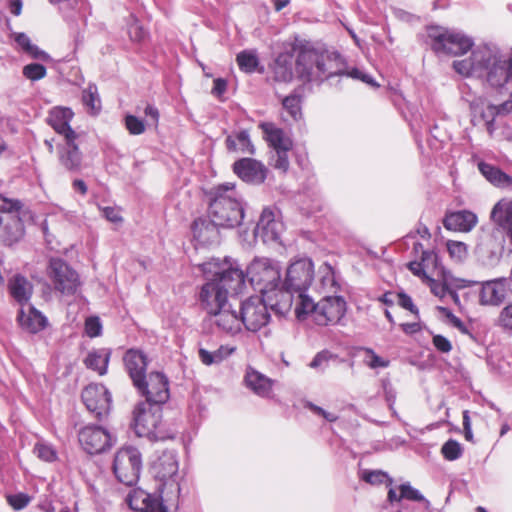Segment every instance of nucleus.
Returning a JSON list of instances; mask_svg holds the SVG:
<instances>
[{
  "label": "nucleus",
  "instance_id": "4c0bfd02",
  "mask_svg": "<svg viewBox=\"0 0 512 512\" xmlns=\"http://www.w3.org/2000/svg\"><path fill=\"white\" fill-rule=\"evenodd\" d=\"M425 283L430 287L431 292L440 299H445L447 297L451 286H455V288H464L467 286L466 280L455 279L446 274L443 275L442 282H439L430 277H426Z\"/></svg>",
  "mask_w": 512,
  "mask_h": 512
},
{
  "label": "nucleus",
  "instance_id": "1a4fd4ad",
  "mask_svg": "<svg viewBox=\"0 0 512 512\" xmlns=\"http://www.w3.org/2000/svg\"><path fill=\"white\" fill-rule=\"evenodd\" d=\"M244 276L255 290L265 294L280 285V266L270 258L257 257L247 267Z\"/></svg>",
  "mask_w": 512,
  "mask_h": 512
},
{
  "label": "nucleus",
  "instance_id": "4468645a",
  "mask_svg": "<svg viewBox=\"0 0 512 512\" xmlns=\"http://www.w3.org/2000/svg\"><path fill=\"white\" fill-rule=\"evenodd\" d=\"M139 393L145 397L144 402L162 406L169 397V382L161 372H151L148 377L142 378L141 385H135Z\"/></svg>",
  "mask_w": 512,
  "mask_h": 512
},
{
  "label": "nucleus",
  "instance_id": "7c9ffc66",
  "mask_svg": "<svg viewBox=\"0 0 512 512\" xmlns=\"http://www.w3.org/2000/svg\"><path fill=\"white\" fill-rule=\"evenodd\" d=\"M403 499L422 502L427 512H431V503L427 500L419 490L412 487L410 483H404L398 488L390 487L387 494V500L390 504L400 503Z\"/></svg>",
  "mask_w": 512,
  "mask_h": 512
},
{
  "label": "nucleus",
  "instance_id": "49530a36",
  "mask_svg": "<svg viewBox=\"0 0 512 512\" xmlns=\"http://www.w3.org/2000/svg\"><path fill=\"white\" fill-rule=\"evenodd\" d=\"M360 478L371 485L386 483V486L390 488L393 484V479L390 478L389 475L382 470L365 469L361 472Z\"/></svg>",
  "mask_w": 512,
  "mask_h": 512
},
{
  "label": "nucleus",
  "instance_id": "393cba45",
  "mask_svg": "<svg viewBox=\"0 0 512 512\" xmlns=\"http://www.w3.org/2000/svg\"><path fill=\"white\" fill-rule=\"evenodd\" d=\"M74 116L73 111L70 108L65 107H54L49 112L47 117V123L60 135L64 136V139L71 140L77 138V134L70 127V121Z\"/></svg>",
  "mask_w": 512,
  "mask_h": 512
},
{
  "label": "nucleus",
  "instance_id": "680f3d73",
  "mask_svg": "<svg viewBox=\"0 0 512 512\" xmlns=\"http://www.w3.org/2000/svg\"><path fill=\"white\" fill-rule=\"evenodd\" d=\"M330 358L331 354L328 351H321L315 355L309 366L313 369H320L323 371L328 366Z\"/></svg>",
  "mask_w": 512,
  "mask_h": 512
},
{
  "label": "nucleus",
  "instance_id": "774afa93",
  "mask_svg": "<svg viewBox=\"0 0 512 512\" xmlns=\"http://www.w3.org/2000/svg\"><path fill=\"white\" fill-rule=\"evenodd\" d=\"M438 309L449 319L450 323L460 330L461 332H466L465 324L462 322L460 318L455 316L449 309L445 307H438Z\"/></svg>",
  "mask_w": 512,
  "mask_h": 512
},
{
  "label": "nucleus",
  "instance_id": "39448f33",
  "mask_svg": "<svg viewBox=\"0 0 512 512\" xmlns=\"http://www.w3.org/2000/svg\"><path fill=\"white\" fill-rule=\"evenodd\" d=\"M505 232L499 226L482 227L478 233L475 255L485 267H495L504 252Z\"/></svg>",
  "mask_w": 512,
  "mask_h": 512
},
{
  "label": "nucleus",
  "instance_id": "4d7b16f0",
  "mask_svg": "<svg viewBox=\"0 0 512 512\" xmlns=\"http://www.w3.org/2000/svg\"><path fill=\"white\" fill-rule=\"evenodd\" d=\"M31 497L23 492H19L16 494H10L6 496V500L8 504L14 509V510H22L28 504L31 502Z\"/></svg>",
  "mask_w": 512,
  "mask_h": 512
},
{
  "label": "nucleus",
  "instance_id": "20e7f679",
  "mask_svg": "<svg viewBox=\"0 0 512 512\" xmlns=\"http://www.w3.org/2000/svg\"><path fill=\"white\" fill-rule=\"evenodd\" d=\"M133 423L135 432L139 437H147L154 441L173 438L164 429L162 406L149 402L138 403L133 411Z\"/></svg>",
  "mask_w": 512,
  "mask_h": 512
},
{
  "label": "nucleus",
  "instance_id": "a211bd4d",
  "mask_svg": "<svg viewBox=\"0 0 512 512\" xmlns=\"http://www.w3.org/2000/svg\"><path fill=\"white\" fill-rule=\"evenodd\" d=\"M346 301L342 296L325 295L319 302L315 322L318 325H336L346 313Z\"/></svg>",
  "mask_w": 512,
  "mask_h": 512
},
{
  "label": "nucleus",
  "instance_id": "5701e85b",
  "mask_svg": "<svg viewBox=\"0 0 512 512\" xmlns=\"http://www.w3.org/2000/svg\"><path fill=\"white\" fill-rule=\"evenodd\" d=\"M233 171L243 181L252 184H261L266 179L265 166L252 158H243L236 161L233 165Z\"/></svg>",
  "mask_w": 512,
  "mask_h": 512
},
{
  "label": "nucleus",
  "instance_id": "bb28decb",
  "mask_svg": "<svg viewBox=\"0 0 512 512\" xmlns=\"http://www.w3.org/2000/svg\"><path fill=\"white\" fill-rule=\"evenodd\" d=\"M477 223V215L469 210H459L447 213L443 219V226L447 230L455 232H470Z\"/></svg>",
  "mask_w": 512,
  "mask_h": 512
},
{
  "label": "nucleus",
  "instance_id": "2eb2a0df",
  "mask_svg": "<svg viewBox=\"0 0 512 512\" xmlns=\"http://www.w3.org/2000/svg\"><path fill=\"white\" fill-rule=\"evenodd\" d=\"M284 230L279 212L271 207L262 210L254 229V236L265 244L278 243Z\"/></svg>",
  "mask_w": 512,
  "mask_h": 512
},
{
  "label": "nucleus",
  "instance_id": "13d9d810",
  "mask_svg": "<svg viewBox=\"0 0 512 512\" xmlns=\"http://www.w3.org/2000/svg\"><path fill=\"white\" fill-rule=\"evenodd\" d=\"M431 256V253L429 251H422L421 261H412L408 264L409 270L416 276L423 279L424 282H426V275L425 269H424V262Z\"/></svg>",
  "mask_w": 512,
  "mask_h": 512
},
{
  "label": "nucleus",
  "instance_id": "37998d69",
  "mask_svg": "<svg viewBox=\"0 0 512 512\" xmlns=\"http://www.w3.org/2000/svg\"><path fill=\"white\" fill-rule=\"evenodd\" d=\"M235 348H228L221 346L217 350L210 352L204 348H199V359L204 365L210 366L212 364L220 363L223 359L234 352Z\"/></svg>",
  "mask_w": 512,
  "mask_h": 512
},
{
  "label": "nucleus",
  "instance_id": "7ed1b4c3",
  "mask_svg": "<svg viewBox=\"0 0 512 512\" xmlns=\"http://www.w3.org/2000/svg\"><path fill=\"white\" fill-rule=\"evenodd\" d=\"M340 63L341 57L338 53L318 51L305 46L298 51L295 70L301 80L321 83L325 79L333 77L334 74L343 73L334 68Z\"/></svg>",
  "mask_w": 512,
  "mask_h": 512
},
{
  "label": "nucleus",
  "instance_id": "69168bd1",
  "mask_svg": "<svg viewBox=\"0 0 512 512\" xmlns=\"http://www.w3.org/2000/svg\"><path fill=\"white\" fill-rule=\"evenodd\" d=\"M499 324L505 329L512 330V304L502 309L499 315Z\"/></svg>",
  "mask_w": 512,
  "mask_h": 512
},
{
  "label": "nucleus",
  "instance_id": "72a5a7b5",
  "mask_svg": "<svg viewBox=\"0 0 512 512\" xmlns=\"http://www.w3.org/2000/svg\"><path fill=\"white\" fill-rule=\"evenodd\" d=\"M490 217L493 224L502 228L505 237L508 236L512 242V201L508 199L498 201L494 205Z\"/></svg>",
  "mask_w": 512,
  "mask_h": 512
},
{
  "label": "nucleus",
  "instance_id": "cd10ccee",
  "mask_svg": "<svg viewBox=\"0 0 512 512\" xmlns=\"http://www.w3.org/2000/svg\"><path fill=\"white\" fill-rule=\"evenodd\" d=\"M210 316L213 317V323L218 329L226 334L235 335L242 329L243 323L240 312L237 313L231 309V304Z\"/></svg>",
  "mask_w": 512,
  "mask_h": 512
},
{
  "label": "nucleus",
  "instance_id": "412c9836",
  "mask_svg": "<svg viewBox=\"0 0 512 512\" xmlns=\"http://www.w3.org/2000/svg\"><path fill=\"white\" fill-rule=\"evenodd\" d=\"M511 280L506 278L487 281L482 285L479 299L482 305H500L511 292Z\"/></svg>",
  "mask_w": 512,
  "mask_h": 512
},
{
  "label": "nucleus",
  "instance_id": "338daca9",
  "mask_svg": "<svg viewBox=\"0 0 512 512\" xmlns=\"http://www.w3.org/2000/svg\"><path fill=\"white\" fill-rule=\"evenodd\" d=\"M398 304L418 316V308L414 305L412 298L404 292L398 294Z\"/></svg>",
  "mask_w": 512,
  "mask_h": 512
},
{
  "label": "nucleus",
  "instance_id": "c03bdc74",
  "mask_svg": "<svg viewBox=\"0 0 512 512\" xmlns=\"http://www.w3.org/2000/svg\"><path fill=\"white\" fill-rule=\"evenodd\" d=\"M237 64L245 73H253L259 65V58L255 50L241 51L236 57Z\"/></svg>",
  "mask_w": 512,
  "mask_h": 512
},
{
  "label": "nucleus",
  "instance_id": "f257e3e1",
  "mask_svg": "<svg viewBox=\"0 0 512 512\" xmlns=\"http://www.w3.org/2000/svg\"><path fill=\"white\" fill-rule=\"evenodd\" d=\"M199 268L206 279L199 292V302L208 315L228 307V294H240L245 287L244 272L232 258H213Z\"/></svg>",
  "mask_w": 512,
  "mask_h": 512
},
{
  "label": "nucleus",
  "instance_id": "6ab92c4d",
  "mask_svg": "<svg viewBox=\"0 0 512 512\" xmlns=\"http://www.w3.org/2000/svg\"><path fill=\"white\" fill-rule=\"evenodd\" d=\"M177 497L166 493L154 495L142 489H136L128 494L126 501L129 507L137 512H168L167 507L163 504L164 499L169 501Z\"/></svg>",
  "mask_w": 512,
  "mask_h": 512
},
{
  "label": "nucleus",
  "instance_id": "864d4df0",
  "mask_svg": "<svg viewBox=\"0 0 512 512\" xmlns=\"http://www.w3.org/2000/svg\"><path fill=\"white\" fill-rule=\"evenodd\" d=\"M23 75L31 80L38 81L46 76V68L40 63H31L23 67Z\"/></svg>",
  "mask_w": 512,
  "mask_h": 512
},
{
  "label": "nucleus",
  "instance_id": "8fccbe9b",
  "mask_svg": "<svg viewBox=\"0 0 512 512\" xmlns=\"http://www.w3.org/2000/svg\"><path fill=\"white\" fill-rule=\"evenodd\" d=\"M301 99L296 94H291L285 97L282 101L283 108L291 116L293 120H298L301 117Z\"/></svg>",
  "mask_w": 512,
  "mask_h": 512
},
{
  "label": "nucleus",
  "instance_id": "6e6552de",
  "mask_svg": "<svg viewBox=\"0 0 512 512\" xmlns=\"http://www.w3.org/2000/svg\"><path fill=\"white\" fill-rule=\"evenodd\" d=\"M265 140L271 147L270 165L275 169L286 172L289 168V152L292 148L290 137L274 123L262 122L259 124Z\"/></svg>",
  "mask_w": 512,
  "mask_h": 512
},
{
  "label": "nucleus",
  "instance_id": "f3484780",
  "mask_svg": "<svg viewBox=\"0 0 512 512\" xmlns=\"http://www.w3.org/2000/svg\"><path fill=\"white\" fill-rule=\"evenodd\" d=\"M115 438L103 427L87 425L79 432V443L89 454H98L110 448Z\"/></svg>",
  "mask_w": 512,
  "mask_h": 512
},
{
  "label": "nucleus",
  "instance_id": "a18cd8bd",
  "mask_svg": "<svg viewBox=\"0 0 512 512\" xmlns=\"http://www.w3.org/2000/svg\"><path fill=\"white\" fill-rule=\"evenodd\" d=\"M82 101L91 114L96 115L100 111L101 104L96 85L89 84L88 87L83 90Z\"/></svg>",
  "mask_w": 512,
  "mask_h": 512
},
{
  "label": "nucleus",
  "instance_id": "9d476101",
  "mask_svg": "<svg viewBox=\"0 0 512 512\" xmlns=\"http://www.w3.org/2000/svg\"><path fill=\"white\" fill-rule=\"evenodd\" d=\"M112 469L119 482L126 486L135 485L142 470L140 451L133 446L122 447L114 456Z\"/></svg>",
  "mask_w": 512,
  "mask_h": 512
},
{
  "label": "nucleus",
  "instance_id": "aec40b11",
  "mask_svg": "<svg viewBox=\"0 0 512 512\" xmlns=\"http://www.w3.org/2000/svg\"><path fill=\"white\" fill-rule=\"evenodd\" d=\"M22 207H14L0 215V243L11 246L24 236V224L20 217Z\"/></svg>",
  "mask_w": 512,
  "mask_h": 512
},
{
  "label": "nucleus",
  "instance_id": "3c124183",
  "mask_svg": "<svg viewBox=\"0 0 512 512\" xmlns=\"http://www.w3.org/2000/svg\"><path fill=\"white\" fill-rule=\"evenodd\" d=\"M334 68L339 69L343 72L341 74H334V76H347L355 80H360L373 87L378 86L370 75L366 74L365 72L358 68L343 69L339 67V64L337 66H334Z\"/></svg>",
  "mask_w": 512,
  "mask_h": 512
},
{
  "label": "nucleus",
  "instance_id": "a19ab883",
  "mask_svg": "<svg viewBox=\"0 0 512 512\" xmlns=\"http://www.w3.org/2000/svg\"><path fill=\"white\" fill-rule=\"evenodd\" d=\"M14 40L17 45L34 59L49 60L50 56L38 46L31 43L30 38L25 33H16Z\"/></svg>",
  "mask_w": 512,
  "mask_h": 512
},
{
  "label": "nucleus",
  "instance_id": "2f4dec72",
  "mask_svg": "<svg viewBox=\"0 0 512 512\" xmlns=\"http://www.w3.org/2000/svg\"><path fill=\"white\" fill-rule=\"evenodd\" d=\"M244 382L254 394L261 398H270L272 395L273 380L253 368H248Z\"/></svg>",
  "mask_w": 512,
  "mask_h": 512
},
{
  "label": "nucleus",
  "instance_id": "0e129e2a",
  "mask_svg": "<svg viewBox=\"0 0 512 512\" xmlns=\"http://www.w3.org/2000/svg\"><path fill=\"white\" fill-rule=\"evenodd\" d=\"M432 343L434 347L441 353H449L452 350L451 342L443 335H434Z\"/></svg>",
  "mask_w": 512,
  "mask_h": 512
},
{
  "label": "nucleus",
  "instance_id": "c85d7f7f",
  "mask_svg": "<svg viewBox=\"0 0 512 512\" xmlns=\"http://www.w3.org/2000/svg\"><path fill=\"white\" fill-rule=\"evenodd\" d=\"M76 138L65 139V144L58 146V159L60 165L70 172L80 171L82 165V153L75 144Z\"/></svg>",
  "mask_w": 512,
  "mask_h": 512
},
{
  "label": "nucleus",
  "instance_id": "423d86ee",
  "mask_svg": "<svg viewBox=\"0 0 512 512\" xmlns=\"http://www.w3.org/2000/svg\"><path fill=\"white\" fill-rule=\"evenodd\" d=\"M154 476L158 482L157 491L162 494L179 496V464L176 452L165 450L158 456L152 466Z\"/></svg>",
  "mask_w": 512,
  "mask_h": 512
},
{
  "label": "nucleus",
  "instance_id": "c756f323",
  "mask_svg": "<svg viewBox=\"0 0 512 512\" xmlns=\"http://www.w3.org/2000/svg\"><path fill=\"white\" fill-rule=\"evenodd\" d=\"M17 319L20 326L30 333H37L48 324L47 318L31 304L20 308Z\"/></svg>",
  "mask_w": 512,
  "mask_h": 512
},
{
  "label": "nucleus",
  "instance_id": "ddd939ff",
  "mask_svg": "<svg viewBox=\"0 0 512 512\" xmlns=\"http://www.w3.org/2000/svg\"><path fill=\"white\" fill-rule=\"evenodd\" d=\"M314 279V264L309 258L293 261L287 268L284 286L294 292H306Z\"/></svg>",
  "mask_w": 512,
  "mask_h": 512
},
{
  "label": "nucleus",
  "instance_id": "de8ad7c7",
  "mask_svg": "<svg viewBox=\"0 0 512 512\" xmlns=\"http://www.w3.org/2000/svg\"><path fill=\"white\" fill-rule=\"evenodd\" d=\"M362 350L364 352L363 362L370 369H384L390 365L389 359L379 356L373 349L363 348Z\"/></svg>",
  "mask_w": 512,
  "mask_h": 512
},
{
  "label": "nucleus",
  "instance_id": "e433bc0d",
  "mask_svg": "<svg viewBox=\"0 0 512 512\" xmlns=\"http://www.w3.org/2000/svg\"><path fill=\"white\" fill-rule=\"evenodd\" d=\"M273 78L278 82H289L293 78V55L280 53L272 65Z\"/></svg>",
  "mask_w": 512,
  "mask_h": 512
},
{
  "label": "nucleus",
  "instance_id": "4be33fe9",
  "mask_svg": "<svg viewBox=\"0 0 512 512\" xmlns=\"http://www.w3.org/2000/svg\"><path fill=\"white\" fill-rule=\"evenodd\" d=\"M219 228H221L220 225L215 224L209 217L195 219L192 224V233L196 247L217 245L220 240Z\"/></svg>",
  "mask_w": 512,
  "mask_h": 512
},
{
  "label": "nucleus",
  "instance_id": "a878e982",
  "mask_svg": "<svg viewBox=\"0 0 512 512\" xmlns=\"http://www.w3.org/2000/svg\"><path fill=\"white\" fill-rule=\"evenodd\" d=\"M123 361L133 385H141L142 378L146 377L147 356L140 350L129 349L125 353Z\"/></svg>",
  "mask_w": 512,
  "mask_h": 512
},
{
  "label": "nucleus",
  "instance_id": "5fc2aeb1",
  "mask_svg": "<svg viewBox=\"0 0 512 512\" xmlns=\"http://www.w3.org/2000/svg\"><path fill=\"white\" fill-rule=\"evenodd\" d=\"M125 127L131 135H141L145 132V122L131 114H128L124 118Z\"/></svg>",
  "mask_w": 512,
  "mask_h": 512
},
{
  "label": "nucleus",
  "instance_id": "603ef678",
  "mask_svg": "<svg viewBox=\"0 0 512 512\" xmlns=\"http://www.w3.org/2000/svg\"><path fill=\"white\" fill-rule=\"evenodd\" d=\"M441 452L445 459L454 461L461 457L462 447L459 442L450 439L443 444Z\"/></svg>",
  "mask_w": 512,
  "mask_h": 512
},
{
  "label": "nucleus",
  "instance_id": "ea45409f",
  "mask_svg": "<svg viewBox=\"0 0 512 512\" xmlns=\"http://www.w3.org/2000/svg\"><path fill=\"white\" fill-rule=\"evenodd\" d=\"M226 147L229 151L241 152L244 154H254L255 152L249 133L246 130L227 136Z\"/></svg>",
  "mask_w": 512,
  "mask_h": 512
},
{
  "label": "nucleus",
  "instance_id": "c9c22d12",
  "mask_svg": "<svg viewBox=\"0 0 512 512\" xmlns=\"http://www.w3.org/2000/svg\"><path fill=\"white\" fill-rule=\"evenodd\" d=\"M478 169L484 178L493 186L512 190V177L500 168L486 162H479Z\"/></svg>",
  "mask_w": 512,
  "mask_h": 512
},
{
  "label": "nucleus",
  "instance_id": "bf43d9fd",
  "mask_svg": "<svg viewBox=\"0 0 512 512\" xmlns=\"http://www.w3.org/2000/svg\"><path fill=\"white\" fill-rule=\"evenodd\" d=\"M102 325L100 319L98 317H89L85 321V332L86 334L93 338L97 337L101 334Z\"/></svg>",
  "mask_w": 512,
  "mask_h": 512
},
{
  "label": "nucleus",
  "instance_id": "6e6d98bb",
  "mask_svg": "<svg viewBox=\"0 0 512 512\" xmlns=\"http://www.w3.org/2000/svg\"><path fill=\"white\" fill-rule=\"evenodd\" d=\"M447 250L449 255L457 261H462L467 256V245L464 242L460 241H448Z\"/></svg>",
  "mask_w": 512,
  "mask_h": 512
},
{
  "label": "nucleus",
  "instance_id": "0eeeda50",
  "mask_svg": "<svg viewBox=\"0 0 512 512\" xmlns=\"http://www.w3.org/2000/svg\"><path fill=\"white\" fill-rule=\"evenodd\" d=\"M428 37L432 41V49L438 54L457 56L473 47V40L464 33L439 26H430Z\"/></svg>",
  "mask_w": 512,
  "mask_h": 512
},
{
  "label": "nucleus",
  "instance_id": "f704fd0d",
  "mask_svg": "<svg viewBox=\"0 0 512 512\" xmlns=\"http://www.w3.org/2000/svg\"><path fill=\"white\" fill-rule=\"evenodd\" d=\"M313 290L325 295H334L338 292L339 283L336 279L335 271L330 264L324 263L319 267L318 279L313 286Z\"/></svg>",
  "mask_w": 512,
  "mask_h": 512
},
{
  "label": "nucleus",
  "instance_id": "79ce46f5",
  "mask_svg": "<svg viewBox=\"0 0 512 512\" xmlns=\"http://www.w3.org/2000/svg\"><path fill=\"white\" fill-rule=\"evenodd\" d=\"M298 296L295 299V313L298 319H302L309 313H313L314 317L317 316L318 303L308 296L306 292L298 291Z\"/></svg>",
  "mask_w": 512,
  "mask_h": 512
},
{
  "label": "nucleus",
  "instance_id": "58836bf2",
  "mask_svg": "<svg viewBox=\"0 0 512 512\" xmlns=\"http://www.w3.org/2000/svg\"><path fill=\"white\" fill-rule=\"evenodd\" d=\"M111 351L107 348L92 350L84 360L87 368L96 371L99 375L107 372Z\"/></svg>",
  "mask_w": 512,
  "mask_h": 512
},
{
  "label": "nucleus",
  "instance_id": "9b49d317",
  "mask_svg": "<svg viewBox=\"0 0 512 512\" xmlns=\"http://www.w3.org/2000/svg\"><path fill=\"white\" fill-rule=\"evenodd\" d=\"M47 276L55 291L62 295H74L81 285L79 274L65 260L51 258L47 267Z\"/></svg>",
  "mask_w": 512,
  "mask_h": 512
},
{
  "label": "nucleus",
  "instance_id": "473e14b6",
  "mask_svg": "<svg viewBox=\"0 0 512 512\" xmlns=\"http://www.w3.org/2000/svg\"><path fill=\"white\" fill-rule=\"evenodd\" d=\"M8 291L11 297L21 306L29 304L33 295V284L24 276L16 274L8 281Z\"/></svg>",
  "mask_w": 512,
  "mask_h": 512
},
{
  "label": "nucleus",
  "instance_id": "dca6fc26",
  "mask_svg": "<svg viewBox=\"0 0 512 512\" xmlns=\"http://www.w3.org/2000/svg\"><path fill=\"white\" fill-rule=\"evenodd\" d=\"M82 400L86 408L98 419L107 416L111 409V394L102 384H89L82 391Z\"/></svg>",
  "mask_w": 512,
  "mask_h": 512
},
{
  "label": "nucleus",
  "instance_id": "b1692460",
  "mask_svg": "<svg viewBox=\"0 0 512 512\" xmlns=\"http://www.w3.org/2000/svg\"><path fill=\"white\" fill-rule=\"evenodd\" d=\"M293 290L279 285L271 289L270 292L262 294L270 310L279 316L286 315L292 308L295 301Z\"/></svg>",
  "mask_w": 512,
  "mask_h": 512
},
{
  "label": "nucleus",
  "instance_id": "09e8293b",
  "mask_svg": "<svg viewBox=\"0 0 512 512\" xmlns=\"http://www.w3.org/2000/svg\"><path fill=\"white\" fill-rule=\"evenodd\" d=\"M33 452L42 461L51 463L57 460V451L51 444L37 442L34 446Z\"/></svg>",
  "mask_w": 512,
  "mask_h": 512
},
{
  "label": "nucleus",
  "instance_id": "052dcab7",
  "mask_svg": "<svg viewBox=\"0 0 512 512\" xmlns=\"http://www.w3.org/2000/svg\"><path fill=\"white\" fill-rule=\"evenodd\" d=\"M304 407L309 409L312 413L323 417L328 422H335L338 419V416L336 414L328 412L310 401L305 402Z\"/></svg>",
  "mask_w": 512,
  "mask_h": 512
},
{
  "label": "nucleus",
  "instance_id": "f8f14e48",
  "mask_svg": "<svg viewBox=\"0 0 512 512\" xmlns=\"http://www.w3.org/2000/svg\"><path fill=\"white\" fill-rule=\"evenodd\" d=\"M269 309L264 298L252 296L246 299L240 307V315L244 327L252 332H257L265 327L271 318Z\"/></svg>",
  "mask_w": 512,
  "mask_h": 512
},
{
  "label": "nucleus",
  "instance_id": "e2e57ef3",
  "mask_svg": "<svg viewBox=\"0 0 512 512\" xmlns=\"http://www.w3.org/2000/svg\"><path fill=\"white\" fill-rule=\"evenodd\" d=\"M99 209L102 212V215L110 222L118 224L121 223L123 218L121 216L120 210L116 207L106 206L101 207Z\"/></svg>",
  "mask_w": 512,
  "mask_h": 512
},
{
  "label": "nucleus",
  "instance_id": "f03ea898",
  "mask_svg": "<svg viewBox=\"0 0 512 512\" xmlns=\"http://www.w3.org/2000/svg\"><path fill=\"white\" fill-rule=\"evenodd\" d=\"M208 217L222 228H235L242 223L244 203L233 183H224L211 190Z\"/></svg>",
  "mask_w": 512,
  "mask_h": 512
}]
</instances>
